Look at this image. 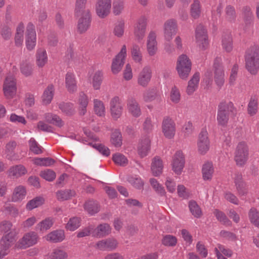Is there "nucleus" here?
Here are the masks:
<instances>
[{
    "mask_svg": "<svg viewBox=\"0 0 259 259\" xmlns=\"http://www.w3.org/2000/svg\"><path fill=\"white\" fill-rule=\"evenodd\" d=\"M3 211L7 214L16 217L19 213L18 209L13 205L6 204L3 207Z\"/></svg>",
    "mask_w": 259,
    "mask_h": 259,
    "instance_id": "680f3d73",
    "label": "nucleus"
},
{
    "mask_svg": "<svg viewBox=\"0 0 259 259\" xmlns=\"http://www.w3.org/2000/svg\"><path fill=\"white\" fill-rule=\"evenodd\" d=\"M245 66L251 74L255 75L257 73L259 69V49L256 47L251 49L247 53Z\"/></svg>",
    "mask_w": 259,
    "mask_h": 259,
    "instance_id": "f03ea898",
    "label": "nucleus"
},
{
    "mask_svg": "<svg viewBox=\"0 0 259 259\" xmlns=\"http://www.w3.org/2000/svg\"><path fill=\"white\" fill-rule=\"evenodd\" d=\"M177 31V24L176 20L169 19L164 24V36L165 39L169 41Z\"/></svg>",
    "mask_w": 259,
    "mask_h": 259,
    "instance_id": "6ab92c4d",
    "label": "nucleus"
},
{
    "mask_svg": "<svg viewBox=\"0 0 259 259\" xmlns=\"http://www.w3.org/2000/svg\"><path fill=\"white\" fill-rule=\"evenodd\" d=\"M44 203V199L42 197H36L28 202L26 204V208L29 210H31L40 206Z\"/></svg>",
    "mask_w": 259,
    "mask_h": 259,
    "instance_id": "49530a36",
    "label": "nucleus"
},
{
    "mask_svg": "<svg viewBox=\"0 0 259 259\" xmlns=\"http://www.w3.org/2000/svg\"><path fill=\"white\" fill-rule=\"evenodd\" d=\"M150 147V140L149 138H145L142 140L138 147V153L142 158L146 156Z\"/></svg>",
    "mask_w": 259,
    "mask_h": 259,
    "instance_id": "a878e982",
    "label": "nucleus"
},
{
    "mask_svg": "<svg viewBox=\"0 0 259 259\" xmlns=\"http://www.w3.org/2000/svg\"><path fill=\"white\" fill-rule=\"evenodd\" d=\"M81 17L79 19L77 24V30L80 34L84 33L89 29L91 23V14L89 9L83 11L80 14Z\"/></svg>",
    "mask_w": 259,
    "mask_h": 259,
    "instance_id": "f8f14e48",
    "label": "nucleus"
},
{
    "mask_svg": "<svg viewBox=\"0 0 259 259\" xmlns=\"http://www.w3.org/2000/svg\"><path fill=\"white\" fill-rule=\"evenodd\" d=\"M46 120L50 123H52L59 127H61L64 125V122L61 118L56 114L50 113L46 114Z\"/></svg>",
    "mask_w": 259,
    "mask_h": 259,
    "instance_id": "ea45409f",
    "label": "nucleus"
},
{
    "mask_svg": "<svg viewBox=\"0 0 259 259\" xmlns=\"http://www.w3.org/2000/svg\"><path fill=\"white\" fill-rule=\"evenodd\" d=\"M223 49L227 52H230L233 49L232 38L230 34H227L223 36L222 39Z\"/></svg>",
    "mask_w": 259,
    "mask_h": 259,
    "instance_id": "3c124183",
    "label": "nucleus"
},
{
    "mask_svg": "<svg viewBox=\"0 0 259 259\" xmlns=\"http://www.w3.org/2000/svg\"><path fill=\"white\" fill-rule=\"evenodd\" d=\"M226 18L229 21L235 20L236 15L235 9L233 7L229 5L227 6L225 10Z\"/></svg>",
    "mask_w": 259,
    "mask_h": 259,
    "instance_id": "338daca9",
    "label": "nucleus"
},
{
    "mask_svg": "<svg viewBox=\"0 0 259 259\" xmlns=\"http://www.w3.org/2000/svg\"><path fill=\"white\" fill-rule=\"evenodd\" d=\"M156 35L154 32L151 31L148 36L147 49L149 55L150 56H154L157 50Z\"/></svg>",
    "mask_w": 259,
    "mask_h": 259,
    "instance_id": "5701e85b",
    "label": "nucleus"
},
{
    "mask_svg": "<svg viewBox=\"0 0 259 259\" xmlns=\"http://www.w3.org/2000/svg\"><path fill=\"white\" fill-rule=\"evenodd\" d=\"M67 256V253L63 250L55 249L52 252L48 253L46 259H64Z\"/></svg>",
    "mask_w": 259,
    "mask_h": 259,
    "instance_id": "8fccbe9b",
    "label": "nucleus"
},
{
    "mask_svg": "<svg viewBox=\"0 0 259 259\" xmlns=\"http://www.w3.org/2000/svg\"><path fill=\"white\" fill-rule=\"evenodd\" d=\"M111 142L114 146L118 147L122 145V136L119 130H115L112 134Z\"/></svg>",
    "mask_w": 259,
    "mask_h": 259,
    "instance_id": "09e8293b",
    "label": "nucleus"
},
{
    "mask_svg": "<svg viewBox=\"0 0 259 259\" xmlns=\"http://www.w3.org/2000/svg\"><path fill=\"white\" fill-rule=\"evenodd\" d=\"M103 80V73L101 71H97L93 77V87L95 90H99Z\"/></svg>",
    "mask_w": 259,
    "mask_h": 259,
    "instance_id": "603ef678",
    "label": "nucleus"
},
{
    "mask_svg": "<svg viewBox=\"0 0 259 259\" xmlns=\"http://www.w3.org/2000/svg\"><path fill=\"white\" fill-rule=\"evenodd\" d=\"M29 146L30 150L35 154H39L42 152L41 147L32 138L29 141Z\"/></svg>",
    "mask_w": 259,
    "mask_h": 259,
    "instance_id": "0e129e2a",
    "label": "nucleus"
},
{
    "mask_svg": "<svg viewBox=\"0 0 259 259\" xmlns=\"http://www.w3.org/2000/svg\"><path fill=\"white\" fill-rule=\"evenodd\" d=\"M162 130L164 136L168 139L172 138L176 132V125L169 117L164 118L162 123Z\"/></svg>",
    "mask_w": 259,
    "mask_h": 259,
    "instance_id": "9d476101",
    "label": "nucleus"
},
{
    "mask_svg": "<svg viewBox=\"0 0 259 259\" xmlns=\"http://www.w3.org/2000/svg\"><path fill=\"white\" fill-rule=\"evenodd\" d=\"M234 182L238 194L240 196H244L247 193V188L245 182L243 179V176L240 172H236L234 178Z\"/></svg>",
    "mask_w": 259,
    "mask_h": 259,
    "instance_id": "412c9836",
    "label": "nucleus"
},
{
    "mask_svg": "<svg viewBox=\"0 0 259 259\" xmlns=\"http://www.w3.org/2000/svg\"><path fill=\"white\" fill-rule=\"evenodd\" d=\"M236 114V109L232 102L222 101L218 105L217 121L218 125L226 126L230 116Z\"/></svg>",
    "mask_w": 259,
    "mask_h": 259,
    "instance_id": "f257e3e1",
    "label": "nucleus"
},
{
    "mask_svg": "<svg viewBox=\"0 0 259 259\" xmlns=\"http://www.w3.org/2000/svg\"><path fill=\"white\" fill-rule=\"evenodd\" d=\"M214 80L219 89L224 85L225 82L224 71L221 63V59L216 58L213 63Z\"/></svg>",
    "mask_w": 259,
    "mask_h": 259,
    "instance_id": "423d86ee",
    "label": "nucleus"
},
{
    "mask_svg": "<svg viewBox=\"0 0 259 259\" xmlns=\"http://www.w3.org/2000/svg\"><path fill=\"white\" fill-rule=\"evenodd\" d=\"M26 45L28 50H33L36 45V33L34 26L29 23L27 26L26 32Z\"/></svg>",
    "mask_w": 259,
    "mask_h": 259,
    "instance_id": "f3484780",
    "label": "nucleus"
},
{
    "mask_svg": "<svg viewBox=\"0 0 259 259\" xmlns=\"http://www.w3.org/2000/svg\"><path fill=\"white\" fill-rule=\"evenodd\" d=\"M54 220L51 217H48L38 223L35 227L36 230L44 232L49 230L53 225Z\"/></svg>",
    "mask_w": 259,
    "mask_h": 259,
    "instance_id": "c85d7f7f",
    "label": "nucleus"
},
{
    "mask_svg": "<svg viewBox=\"0 0 259 259\" xmlns=\"http://www.w3.org/2000/svg\"><path fill=\"white\" fill-rule=\"evenodd\" d=\"M126 55V48L125 45H123L121 49L120 52L113 59L112 65L111 70L113 74H117L122 69L124 64V59Z\"/></svg>",
    "mask_w": 259,
    "mask_h": 259,
    "instance_id": "0eeeda50",
    "label": "nucleus"
},
{
    "mask_svg": "<svg viewBox=\"0 0 259 259\" xmlns=\"http://www.w3.org/2000/svg\"><path fill=\"white\" fill-rule=\"evenodd\" d=\"M65 84L67 91L70 93H73L77 91L76 81L73 73L68 72L66 74Z\"/></svg>",
    "mask_w": 259,
    "mask_h": 259,
    "instance_id": "b1692460",
    "label": "nucleus"
},
{
    "mask_svg": "<svg viewBox=\"0 0 259 259\" xmlns=\"http://www.w3.org/2000/svg\"><path fill=\"white\" fill-rule=\"evenodd\" d=\"M131 50L133 59L136 62L140 63L143 57L140 47L137 44H133Z\"/></svg>",
    "mask_w": 259,
    "mask_h": 259,
    "instance_id": "79ce46f5",
    "label": "nucleus"
},
{
    "mask_svg": "<svg viewBox=\"0 0 259 259\" xmlns=\"http://www.w3.org/2000/svg\"><path fill=\"white\" fill-rule=\"evenodd\" d=\"M3 90L4 95L8 99L13 98L16 95L17 88L16 82L14 76H8L4 83Z\"/></svg>",
    "mask_w": 259,
    "mask_h": 259,
    "instance_id": "6e6552de",
    "label": "nucleus"
},
{
    "mask_svg": "<svg viewBox=\"0 0 259 259\" xmlns=\"http://www.w3.org/2000/svg\"><path fill=\"white\" fill-rule=\"evenodd\" d=\"M48 61L47 53L44 50H38L36 54V64L39 67H42Z\"/></svg>",
    "mask_w": 259,
    "mask_h": 259,
    "instance_id": "a18cd8bd",
    "label": "nucleus"
},
{
    "mask_svg": "<svg viewBox=\"0 0 259 259\" xmlns=\"http://www.w3.org/2000/svg\"><path fill=\"white\" fill-rule=\"evenodd\" d=\"M87 2V0H76L75 1V7L74 10L75 15L77 16L80 15L81 13H83V11L86 10L85 9V5Z\"/></svg>",
    "mask_w": 259,
    "mask_h": 259,
    "instance_id": "bf43d9fd",
    "label": "nucleus"
},
{
    "mask_svg": "<svg viewBox=\"0 0 259 259\" xmlns=\"http://www.w3.org/2000/svg\"><path fill=\"white\" fill-rule=\"evenodd\" d=\"M198 151L201 154H204L209 148L208 133L205 129H202L199 135L197 142Z\"/></svg>",
    "mask_w": 259,
    "mask_h": 259,
    "instance_id": "a211bd4d",
    "label": "nucleus"
},
{
    "mask_svg": "<svg viewBox=\"0 0 259 259\" xmlns=\"http://www.w3.org/2000/svg\"><path fill=\"white\" fill-rule=\"evenodd\" d=\"M26 194V189L24 186L21 185L17 186L14 190L12 196V201L13 202L20 201L25 197Z\"/></svg>",
    "mask_w": 259,
    "mask_h": 259,
    "instance_id": "7c9ffc66",
    "label": "nucleus"
},
{
    "mask_svg": "<svg viewBox=\"0 0 259 259\" xmlns=\"http://www.w3.org/2000/svg\"><path fill=\"white\" fill-rule=\"evenodd\" d=\"M190 211L194 217L199 218L202 214V211L197 202L194 200H191L189 203Z\"/></svg>",
    "mask_w": 259,
    "mask_h": 259,
    "instance_id": "37998d69",
    "label": "nucleus"
},
{
    "mask_svg": "<svg viewBox=\"0 0 259 259\" xmlns=\"http://www.w3.org/2000/svg\"><path fill=\"white\" fill-rule=\"evenodd\" d=\"M249 218L251 223L259 227V212L254 208H252L249 212Z\"/></svg>",
    "mask_w": 259,
    "mask_h": 259,
    "instance_id": "052dcab7",
    "label": "nucleus"
},
{
    "mask_svg": "<svg viewBox=\"0 0 259 259\" xmlns=\"http://www.w3.org/2000/svg\"><path fill=\"white\" fill-rule=\"evenodd\" d=\"M111 231L110 225L107 223H103L97 226L96 228L94 227L93 236L94 237L102 238L108 235Z\"/></svg>",
    "mask_w": 259,
    "mask_h": 259,
    "instance_id": "4be33fe9",
    "label": "nucleus"
},
{
    "mask_svg": "<svg viewBox=\"0 0 259 259\" xmlns=\"http://www.w3.org/2000/svg\"><path fill=\"white\" fill-rule=\"evenodd\" d=\"M85 210L90 214L93 215L100 210V206L98 203L94 200H89L84 204Z\"/></svg>",
    "mask_w": 259,
    "mask_h": 259,
    "instance_id": "473e14b6",
    "label": "nucleus"
},
{
    "mask_svg": "<svg viewBox=\"0 0 259 259\" xmlns=\"http://www.w3.org/2000/svg\"><path fill=\"white\" fill-rule=\"evenodd\" d=\"M27 170L22 165H17L11 167L9 170V175L11 177L18 178L25 175Z\"/></svg>",
    "mask_w": 259,
    "mask_h": 259,
    "instance_id": "c9c22d12",
    "label": "nucleus"
},
{
    "mask_svg": "<svg viewBox=\"0 0 259 259\" xmlns=\"http://www.w3.org/2000/svg\"><path fill=\"white\" fill-rule=\"evenodd\" d=\"M80 225V220L77 217H73L70 219L66 224V228L70 231H74Z\"/></svg>",
    "mask_w": 259,
    "mask_h": 259,
    "instance_id": "13d9d810",
    "label": "nucleus"
},
{
    "mask_svg": "<svg viewBox=\"0 0 259 259\" xmlns=\"http://www.w3.org/2000/svg\"><path fill=\"white\" fill-rule=\"evenodd\" d=\"M185 157L181 151H177L173 157L172 168L173 171L177 175H180L185 165Z\"/></svg>",
    "mask_w": 259,
    "mask_h": 259,
    "instance_id": "2eb2a0df",
    "label": "nucleus"
},
{
    "mask_svg": "<svg viewBox=\"0 0 259 259\" xmlns=\"http://www.w3.org/2000/svg\"><path fill=\"white\" fill-rule=\"evenodd\" d=\"M163 169V164L159 157H155L152 160L151 171L154 176H158L161 174Z\"/></svg>",
    "mask_w": 259,
    "mask_h": 259,
    "instance_id": "cd10ccee",
    "label": "nucleus"
},
{
    "mask_svg": "<svg viewBox=\"0 0 259 259\" xmlns=\"http://www.w3.org/2000/svg\"><path fill=\"white\" fill-rule=\"evenodd\" d=\"M128 108L129 111L135 117H138L141 115V110L138 103L135 99H130L128 101Z\"/></svg>",
    "mask_w": 259,
    "mask_h": 259,
    "instance_id": "72a5a7b5",
    "label": "nucleus"
},
{
    "mask_svg": "<svg viewBox=\"0 0 259 259\" xmlns=\"http://www.w3.org/2000/svg\"><path fill=\"white\" fill-rule=\"evenodd\" d=\"M45 238L48 241L57 243L63 241L65 238V235L62 230H55L48 234Z\"/></svg>",
    "mask_w": 259,
    "mask_h": 259,
    "instance_id": "393cba45",
    "label": "nucleus"
},
{
    "mask_svg": "<svg viewBox=\"0 0 259 259\" xmlns=\"http://www.w3.org/2000/svg\"><path fill=\"white\" fill-rule=\"evenodd\" d=\"M20 69L22 74L26 77L31 76L33 73V65L27 60L21 63Z\"/></svg>",
    "mask_w": 259,
    "mask_h": 259,
    "instance_id": "a19ab883",
    "label": "nucleus"
},
{
    "mask_svg": "<svg viewBox=\"0 0 259 259\" xmlns=\"http://www.w3.org/2000/svg\"><path fill=\"white\" fill-rule=\"evenodd\" d=\"M34 163L37 165L49 166L53 165L55 161L49 157L47 158H36L33 159Z\"/></svg>",
    "mask_w": 259,
    "mask_h": 259,
    "instance_id": "5fc2aeb1",
    "label": "nucleus"
},
{
    "mask_svg": "<svg viewBox=\"0 0 259 259\" xmlns=\"http://www.w3.org/2000/svg\"><path fill=\"white\" fill-rule=\"evenodd\" d=\"M257 111V101L256 100L251 98L248 105V113L251 115H255Z\"/></svg>",
    "mask_w": 259,
    "mask_h": 259,
    "instance_id": "774afa93",
    "label": "nucleus"
},
{
    "mask_svg": "<svg viewBox=\"0 0 259 259\" xmlns=\"http://www.w3.org/2000/svg\"><path fill=\"white\" fill-rule=\"evenodd\" d=\"M191 66V61L187 55L182 54L178 57L176 69L181 78L185 79L188 77Z\"/></svg>",
    "mask_w": 259,
    "mask_h": 259,
    "instance_id": "7ed1b4c3",
    "label": "nucleus"
},
{
    "mask_svg": "<svg viewBox=\"0 0 259 259\" xmlns=\"http://www.w3.org/2000/svg\"><path fill=\"white\" fill-rule=\"evenodd\" d=\"M214 213L217 217V219L222 222L223 224L230 226L232 225L231 222L228 219L225 214L222 211H219L218 209H215L214 211Z\"/></svg>",
    "mask_w": 259,
    "mask_h": 259,
    "instance_id": "e2e57ef3",
    "label": "nucleus"
},
{
    "mask_svg": "<svg viewBox=\"0 0 259 259\" xmlns=\"http://www.w3.org/2000/svg\"><path fill=\"white\" fill-rule=\"evenodd\" d=\"M38 239L37 234L34 231H31L25 233L17 242L16 246L17 248L25 249L36 244Z\"/></svg>",
    "mask_w": 259,
    "mask_h": 259,
    "instance_id": "39448f33",
    "label": "nucleus"
},
{
    "mask_svg": "<svg viewBox=\"0 0 259 259\" xmlns=\"http://www.w3.org/2000/svg\"><path fill=\"white\" fill-rule=\"evenodd\" d=\"M162 244L165 246L173 247L176 246L177 243V238L171 235H164L162 240Z\"/></svg>",
    "mask_w": 259,
    "mask_h": 259,
    "instance_id": "864d4df0",
    "label": "nucleus"
},
{
    "mask_svg": "<svg viewBox=\"0 0 259 259\" xmlns=\"http://www.w3.org/2000/svg\"><path fill=\"white\" fill-rule=\"evenodd\" d=\"M54 94V87L52 84L49 85L44 92L42 96L44 104L47 105L51 103Z\"/></svg>",
    "mask_w": 259,
    "mask_h": 259,
    "instance_id": "e433bc0d",
    "label": "nucleus"
},
{
    "mask_svg": "<svg viewBox=\"0 0 259 259\" xmlns=\"http://www.w3.org/2000/svg\"><path fill=\"white\" fill-rule=\"evenodd\" d=\"M149 181L152 188L158 195L160 196H165L166 192L164 187L160 185L155 179H150Z\"/></svg>",
    "mask_w": 259,
    "mask_h": 259,
    "instance_id": "c03bdc74",
    "label": "nucleus"
},
{
    "mask_svg": "<svg viewBox=\"0 0 259 259\" xmlns=\"http://www.w3.org/2000/svg\"><path fill=\"white\" fill-rule=\"evenodd\" d=\"M58 107L62 112L66 116H72L75 113L73 105L71 103L61 102L59 104Z\"/></svg>",
    "mask_w": 259,
    "mask_h": 259,
    "instance_id": "58836bf2",
    "label": "nucleus"
},
{
    "mask_svg": "<svg viewBox=\"0 0 259 259\" xmlns=\"http://www.w3.org/2000/svg\"><path fill=\"white\" fill-rule=\"evenodd\" d=\"M94 104L95 113L100 116L104 115L105 113V107L103 103L98 99H94Z\"/></svg>",
    "mask_w": 259,
    "mask_h": 259,
    "instance_id": "4d7b16f0",
    "label": "nucleus"
},
{
    "mask_svg": "<svg viewBox=\"0 0 259 259\" xmlns=\"http://www.w3.org/2000/svg\"><path fill=\"white\" fill-rule=\"evenodd\" d=\"M199 79V73L198 72H196L188 82V84L186 89V92L188 95H192L196 90L198 88Z\"/></svg>",
    "mask_w": 259,
    "mask_h": 259,
    "instance_id": "bb28decb",
    "label": "nucleus"
},
{
    "mask_svg": "<svg viewBox=\"0 0 259 259\" xmlns=\"http://www.w3.org/2000/svg\"><path fill=\"white\" fill-rule=\"evenodd\" d=\"M75 194V192L74 190L66 189L57 192L56 196L59 201H65L71 199Z\"/></svg>",
    "mask_w": 259,
    "mask_h": 259,
    "instance_id": "4c0bfd02",
    "label": "nucleus"
},
{
    "mask_svg": "<svg viewBox=\"0 0 259 259\" xmlns=\"http://www.w3.org/2000/svg\"><path fill=\"white\" fill-rule=\"evenodd\" d=\"M147 25V19L145 16H141L137 20L134 27V34L139 41L145 36Z\"/></svg>",
    "mask_w": 259,
    "mask_h": 259,
    "instance_id": "1a4fd4ad",
    "label": "nucleus"
},
{
    "mask_svg": "<svg viewBox=\"0 0 259 259\" xmlns=\"http://www.w3.org/2000/svg\"><path fill=\"white\" fill-rule=\"evenodd\" d=\"M213 172L214 169L211 162H207L203 165L202 174L204 180H210Z\"/></svg>",
    "mask_w": 259,
    "mask_h": 259,
    "instance_id": "2f4dec72",
    "label": "nucleus"
},
{
    "mask_svg": "<svg viewBox=\"0 0 259 259\" xmlns=\"http://www.w3.org/2000/svg\"><path fill=\"white\" fill-rule=\"evenodd\" d=\"M195 37L200 47L205 50L208 45V41L206 31L201 24L198 25L196 28Z\"/></svg>",
    "mask_w": 259,
    "mask_h": 259,
    "instance_id": "9b49d317",
    "label": "nucleus"
},
{
    "mask_svg": "<svg viewBox=\"0 0 259 259\" xmlns=\"http://www.w3.org/2000/svg\"><path fill=\"white\" fill-rule=\"evenodd\" d=\"M249 155L248 148L244 142H241L237 145L234 159L236 164L239 166H243L246 162Z\"/></svg>",
    "mask_w": 259,
    "mask_h": 259,
    "instance_id": "20e7f679",
    "label": "nucleus"
},
{
    "mask_svg": "<svg viewBox=\"0 0 259 259\" xmlns=\"http://www.w3.org/2000/svg\"><path fill=\"white\" fill-rule=\"evenodd\" d=\"M191 14L194 19L198 18L199 17L200 8L199 0H194L193 3L191 6Z\"/></svg>",
    "mask_w": 259,
    "mask_h": 259,
    "instance_id": "69168bd1",
    "label": "nucleus"
},
{
    "mask_svg": "<svg viewBox=\"0 0 259 259\" xmlns=\"http://www.w3.org/2000/svg\"><path fill=\"white\" fill-rule=\"evenodd\" d=\"M110 104L111 116L114 119L117 120L122 113L121 100L118 97L115 96L111 99Z\"/></svg>",
    "mask_w": 259,
    "mask_h": 259,
    "instance_id": "dca6fc26",
    "label": "nucleus"
},
{
    "mask_svg": "<svg viewBox=\"0 0 259 259\" xmlns=\"http://www.w3.org/2000/svg\"><path fill=\"white\" fill-rule=\"evenodd\" d=\"M152 77V70L149 66H145L138 76V83L143 87H146L151 80Z\"/></svg>",
    "mask_w": 259,
    "mask_h": 259,
    "instance_id": "aec40b11",
    "label": "nucleus"
},
{
    "mask_svg": "<svg viewBox=\"0 0 259 259\" xmlns=\"http://www.w3.org/2000/svg\"><path fill=\"white\" fill-rule=\"evenodd\" d=\"M78 103L79 105V114L84 115L87 112V107L89 103L88 96L83 92L79 93Z\"/></svg>",
    "mask_w": 259,
    "mask_h": 259,
    "instance_id": "c756f323",
    "label": "nucleus"
},
{
    "mask_svg": "<svg viewBox=\"0 0 259 259\" xmlns=\"http://www.w3.org/2000/svg\"><path fill=\"white\" fill-rule=\"evenodd\" d=\"M112 160L116 164L122 166H125L128 163V160L126 157L120 153L114 154L112 157Z\"/></svg>",
    "mask_w": 259,
    "mask_h": 259,
    "instance_id": "6e6d98bb",
    "label": "nucleus"
},
{
    "mask_svg": "<svg viewBox=\"0 0 259 259\" xmlns=\"http://www.w3.org/2000/svg\"><path fill=\"white\" fill-rule=\"evenodd\" d=\"M0 244V258H1L8 254V249L13 244L7 241V239L3 237Z\"/></svg>",
    "mask_w": 259,
    "mask_h": 259,
    "instance_id": "de8ad7c7",
    "label": "nucleus"
},
{
    "mask_svg": "<svg viewBox=\"0 0 259 259\" xmlns=\"http://www.w3.org/2000/svg\"><path fill=\"white\" fill-rule=\"evenodd\" d=\"M17 146V143L14 141L9 142L5 146V152L7 154V157L11 160L17 159L15 157L16 154L14 152V150Z\"/></svg>",
    "mask_w": 259,
    "mask_h": 259,
    "instance_id": "f704fd0d",
    "label": "nucleus"
},
{
    "mask_svg": "<svg viewBox=\"0 0 259 259\" xmlns=\"http://www.w3.org/2000/svg\"><path fill=\"white\" fill-rule=\"evenodd\" d=\"M111 0H98L96 5V10L98 16L104 18L110 13Z\"/></svg>",
    "mask_w": 259,
    "mask_h": 259,
    "instance_id": "4468645a",
    "label": "nucleus"
},
{
    "mask_svg": "<svg viewBox=\"0 0 259 259\" xmlns=\"http://www.w3.org/2000/svg\"><path fill=\"white\" fill-rule=\"evenodd\" d=\"M117 241L113 238H109L98 241L95 244L96 249L102 251H112L116 248Z\"/></svg>",
    "mask_w": 259,
    "mask_h": 259,
    "instance_id": "ddd939ff",
    "label": "nucleus"
}]
</instances>
